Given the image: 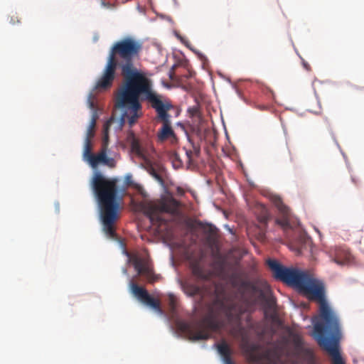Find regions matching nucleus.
<instances>
[{"label": "nucleus", "mask_w": 364, "mask_h": 364, "mask_svg": "<svg viewBox=\"0 0 364 364\" xmlns=\"http://www.w3.org/2000/svg\"><path fill=\"white\" fill-rule=\"evenodd\" d=\"M250 301L238 300L224 289L215 287L213 299L206 304V313L198 322H181L179 328L190 340H207L210 331H217L226 325L230 326V334L241 338V347L247 353H253L257 346L251 343L241 323V316L247 311Z\"/></svg>", "instance_id": "1"}, {"label": "nucleus", "mask_w": 364, "mask_h": 364, "mask_svg": "<svg viewBox=\"0 0 364 364\" xmlns=\"http://www.w3.org/2000/svg\"><path fill=\"white\" fill-rule=\"evenodd\" d=\"M297 292L318 304V314L312 318V337L331 356L332 364H346L339 351L340 320L328 303L324 284L314 279L309 271L297 268Z\"/></svg>", "instance_id": "2"}, {"label": "nucleus", "mask_w": 364, "mask_h": 364, "mask_svg": "<svg viewBox=\"0 0 364 364\" xmlns=\"http://www.w3.org/2000/svg\"><path fill=\"white\" fill-rule=\"evenodd\" d=\"M121 71L124 82L117 95L115 106L123 110L121 124L127 119L129 126L132 127L139 117V111L141 108L140 95H144L151 102L153 108L163 102L152 91V82L144 73L134 66L126 67Z\"/></svg>", "instance_id": "3"}, {"label": "nucleus", "mask_w": 364, "mask_h": 364, "mask_svg": "<svg viewBox=\"0 0 364 364\" xmlns=\"http://www.w3.org/2000/svg\"><path fill=\"white\" fill-rule=\"evenodd\" d=\"M117 178H106L100 172L95 173L90 182L92 189L100 205L102 230L110 238L117 237L115 223L119 217V203L117 200Z\"/></svg>", "instance_id": "4"}, {"label": "nucleus", "mask_w": 364, "mask_h": 364, "mask_svg": "<svg viewBox=\"0 0 364 364\" xmlns=\"http://www.w3.org/2000/svg\"><path fill=\"white\" fill-rule=\"evenodd\" d=\"M142 50V43L131 36L124 37L112 45L108 60L102 76L96 83L95 88H109L115 78L116 68L121 70L126 67H134V60L138 59Z\"/></svg>", "instance_id": "5"}, {"label": "nucleus", "mask_w": 364, "mask_h": 364, "mask_svg": "<svg viewBox=\"0 0 364 364\" xmlns=\"http://www.w3.org/2000/svg\"><path fill=\"white\" fill-rule=\"evenodd\" d=\"M269 319L272 334L278 335L279 338L267 350V356L275 363H282L289 359L296 350V334L284 325L274 309H272Z\"/></svg>", "instance_id": "6"}, {"label": "nucleus", "mask_w": 364, "mask_h": 364, "mask_svg": "<svg viewBox=\"0 0 364 364\" xmlns=\"http://www.w3.org/2000/svg\"><path fill=\"white\" fill-rule=\"evenodd\" d=\"M179 206L180 203L172 196L162 198L148 203L145 207V213L153 225L160 226L166 225L170 220L164 216V214L177 215Z\"/></svg>", "instance_id": "7"}, {"label": "nucleus", "mask_w": 364, "mask_h": 364, "mask_svg": "<svg viewBox=\"0 0 364 364\" xmlns=\"http://www.w3.org/2000/svg\"><path fill=\"white\" fill-rule=\"evenodd\" d=\"M172 108V105L164 102L154 107L157 113V119L162 124L157 132V141L161 143L168 141L171 145H176L178 142V138L172 128L171 116L168 113Z\"/></svg>", "instance_id": "8"}, {"label": "nucleus", "mask_w": 364, "mask_h": 364, "mask_svg": "<svg viewBox=\"0 0 364 364\" xmlns=\"http://www.w3.org/2000/svg\"><path fill=\"white\" fill-rule=\"evenodd\" d=\"M230 282L233 287L240 286V291L242 292V296L246 291H250L252 294H257L259 299H263L266 294L269 291V286L266 282L257 281V282H251L241 280L240 274L238 272H234L231 274Z\"/></svg>", "instance_id": "9"}, {"label": "nucleus", "mask_w": 364, "mask_h": 364, "mask_svg": "<svg viewBox=\"0 0 364 364\" xmlns=\"http://www.w3.org/2000/svg\"><path fill=\"white\" fill-rule=\"evenodd\" d=\"M126 141L130 146L133 154L143 159L146 163L149 162L154 149L148 140L139 138L133 131L130 130L127 133Z\"/></svg>", "instance_id": "10"}, {"label": "nucleus", "mask_w": 364, "mask_h": 364, "mask_svg": "<svg viewBox=\"0 0 364 364\" xmlns=\"http://www.w3.org/2000/svg\"><path fill=\"white\" fill-rule=\"evenodd\" d=\"M266 262L275 279L296 288V268H287L272 259H268Z\"/></svg>", "instance_id": "11"}, {"label": "nucleus", "mask_w": 364, "mask_h": 364, "mask_svg": "<svg viewBox=\"0 0 364 364\" xmlns=\"http://www.w3.org/2000/svg\"><path fill=\"white\" fill-rule=\"evenodd\" d=\"M132 294L142 303L149 306L159 313H162L160 301L151 296L148 291L135 283H131Z\"/></svg>", "instance_id": "12"}, {"label": "nucleus", "mask_w": 364, "mask_h": 364, "mask_svg": "<svg viewBox=\"0 0 364 364\" xmlns=\"http://www.w3.org/2000/svg\"><path fill=\"white\" fill-rule=\"evenodd\" d=\"M132 294L142 303L149 306L159 313H162L160 301L151 296L148 291L135 283H131Z\"/></svg>", "instance_id": "13"}, {"label": "nucleus", "mask_w": 364, "mask_h": 364, "mask_svg": "<svg viewBox=\"0 0 364 364\" xmlns=\"http://www.w3.org/2000/svg\"><path fill=\"white\" fill-rule=\"evenodd\" d=\"M299 222L297 220V256L305 252L313 255L314 245L311 237L306 232H299Z\"/></svg>", "instance_id": "14"}, {"label": "nucleus", "mask_w": 364, "mask_h": 364, "mask_svg": "<svg viewBox=\"0 0 364 364\" xmlns=\"http://www.w3.org/2000/svg\"><path fill=\"white\" fill-rule=\"evenodd\" d=\"M274 204L280 213L282 218L277 219V223L281 225L284 231H288L291 229V225L289 223V210L286 206L279 197L274 198Z\"/></svg>", "instance_id": "15"}, {"label": "nucleus", "mask_w": 364, "mask_h": 364, "mask_svg": "<svg viewBox=\"0 0 364 364\" xmlns=\"http://www.w3.org/2000/svg\"><path fill=\"white\" fill-rule=\"evenodd\" d=\"M297 363L299 360H304L306 364H317L312 349L306 348L301 337L297 333Z\"/></svg>", "instance_id": "16"}, {"label": "nucleus", "mask_w": 364, "mask_h": 364, "mask_svg": "<svg viewBox=\"0 0 364 364\" xmlns=\"http://www.w3.org/2000/svg\"><path fill=\"white\" fill-rule=\"evenodd\" d=\"M132 262L139 275H146L150 282H154L155 281V278H154L151 270L148 267L144 259L134 256L132 258Z\"/></svg>", "instance_id": "17"}, {"label": "nucleus", "mask_w": 364, "mask_h": 364, "mask_svg": "<svg viewBox=\"0 0 364 364\" xmlns=\"http://www.w3.org/2000/svg\"><path fill=\"white\" fill-rule=\"evenodd\" d=\"M86 161L93 168L97 167L101 163L112 166L114 161L112 159L107 157L106 147H102L101 151L97 154H92L90 155V157Z\"/></svg>", "instance_id": "18"}, {"label": "nucleus", "mask_w": 364, "mask_h": 364, "mask_svg": "<svg viewBox=\"0 0 364 364\" xmlns=\"http://www.w3.org/2000/svg\"><path fill=\"white\" fill-rule=\"evenodd\" d=\"M182 288L184 293L189 296L199 295L203 298L206 291V288L205 287H200L189 282L182 283Z\"/></svg>", "instance_id": "19"}, {"label": "nucleus", "mask_w": 364, "mask_h": 364, "mask_svg": "<svg viewBox=\"0 0 364 364\" xmlns=\"http://www.w3.org/2000/svg\"><path fill=\"white\" fill-rule=\"evenodd\" d=\"M218 350L222 355L225 364H234L231 359V351L229 346L225 341L217 345Z\"/></svg>", "instance_id": "20"}, {"label": "nucleus", "mask_w": 364, "mask_h": 364, "mask_svg": "<svg viewBox=\"0 0 364 364\" xmlns=\"http://www.w3.org/2000/svg\"><path fill=\"white\" fill-rule=\"evenodd\" d=\"M92 139H85L84 143V150H83V157L84 159H87L90 157V155H92Z\"/></svg>", "instance_id": "21"}, {"label": "nucleus", "mask_w": 364, "mask_h": 364, "mask_svg": "<svg viewBox=\"0 0 364 364\" xmlns=\"http://www.w3.org/2000/svg\"><path fill=\"white\" fill-rule=\"evenodd\" d=\"M192 272L194 276L200 279H207L208 276L205 273L203 268L198 264L193 265L192 268Z\"/></svg>", "instance_id": "22"}, {"label": "nucleus", "mask_w": 364, "mask_h": 364, "mask_svg": "<svg viewBox=\"0 0 364 364\" xmlns=\"http://www.w3.org/2000/svg\"><path fill=\"white\" fill-rule=\"evenodd\" d=\"M113 120L114 119L112 117L110 118L109 120H108L104 125V136L102 140V147H106V149L107 148V143L109 139L108 131L109 126L111 125Z\"/></svg>", "instance_id": "23"}, {"label": "nucleus", "mask_w": 364, "mask_h": 364, "mask_svg": "<svg viewBox=\"0 0 364 364\" xmlns=\"http://www.w3.org/2000/svg\"><path fill=\"white\" fill-rule=\"evenodd\" d=\"M96 124H95V119L90 120L89 127L86 132V139H92L95 136V128Z\"/></svg>", "instance_id": "24"}, {"label": "nucleus", "mask_w": 364, "mask_h": 364, "mask_svg": "<svg viewBox=\"0 0 364 364\" xmlns=\"http://www.w3.org/2000/svg\"><path fill=\"white\" fill-rule=\"evenodd\" d=\"M95 95L92 93H90L87 98V105L91 110L97 109V105L95 102Z\"/></svg>", "instance_id": "25"}, {"label": "nucleus", "mask_w": 364, "mask_h": 364, "mask_svg": "<svg viewBox=\"0 0 364 364\" xmlns=\"http://www.w3.org/2000/svg\"><path fill=\"white\" fill-rule=\"evenodd\" d=\"M149 173L150 175L154 178L157 181H159L160 183H163L164 181L161 175L153 168L151 167L149 169Z\"/></svg>", "instance_id": "26"}, {"label": "nucleus", "mask_w": 364, "mask_h": 364, "mask_svg": "<svg viewBox=\"0 0 364 364\" xmlns=\"http://www.w3.org/2000/svg\"><path fill=\"white\" fill-rule=\"evenodd\" d=\"M300 58H301V63H302L304 68L307 71H311L310 65L307 62H306L304 58H302L301 57H300Z\"/></svg>", "instance_id": "27"}, {"label": "nucleus", "mask_w": 364, "mask_h": 364, "mask_svg": "<svg viewBox=\"0 0 364 364\" xmlns=\"http://www.w3.org/2000/svg\"><path fill=\"white\" fill-rule=\"evenodd\" d=\"M192 151H193V156H195L196 157H198L200 155V147L193 146Z\"/></svg>", "instance_id": "28"}, {"label": "nucleus", "mask_w": 364, "mask_h": 364, "mask_svg": "<svg viewBox=\"0 0 364 364\" xmlns=\"http://www.w3.org/2000/svg\"><path fill=\"white\" fill-rule=\"evenodd\" d=\"M186 154L188 158V162H191L193 157L192 150H186Z\"/></svg>", "instance_id": "29"}, {"label": "nucleus", "mask_w": 364, "mask_h": 364, "mask_svg": "<svg viewBox=\"0 0 364 364\" xmlns=\"http://www.w3.org/2000/svg\"><path fill=\"white\" fill-rule=\"evenodd\" d=\"M92 114L91 120H94L95 119V124H96L97 120V119L99 117L98 113H97V109H95V110H92Z\"/></svg>", "instance_id": "30"}, {"label": "nucleus", "mask_w": 364, "mask_h": 364, "mask_svg": "<svg viewBox=\"0 0 364 364\" xmlns=\"http://www.w3.org/2000/svg\"><path fill=\"white\" fill-rule=\"evenodd\" d=\"M102 6L109 8L110 6L109 3H107L105 0H100Z\"/></svg>", "instance_id": "31"}, {"label": "nucleus", "mask_w": 364, "mask_h": 364, "mask_svg": "<svg viewBox=\"0 0 364 364\" xmlns=\"http://www.w3.org/2000/svg\"><path fill=\"white\" fill-rule=\"evenodd\" d=\"M176 191H177V193H178V195L182 196V195H183V194H184V191H183V189L182 188H181V187H178V188H177V189H176Z\"/></svg>", "instance_id": "32"}, {"label": "nucleus", "mask_w": 364, "mask_h": 364, "mask_svg": "<svg viewBox=\"0 0 364 364\" xmlns=\"http://www.w3.org/2000/svg\"><path fill=\"white\" fill-rule=\"evenodd\" d=\"M170 306H171L172 309L175 308V301L173 298L170 299Z\"/></svg>", "instance_id": "33"}, {"label": "nucleus", "mask_w": 364, "mask_h": 364, "mask_svg": "<svg viewBox=\"0 0 364 364\" xmlns=\"http://www.w3.org/2000/svg\"><path fill=\"white\" fill-rule=\"evenodd\" d=\"M173 156L175 160L178 161L181 163V160L179 159L178 155L176 153H174Z\"/></svg>", "instance_id": "34"}, {"label": "nucleus", "mask_w": 364, "mask_h": 364, "mask_svg": "<svg viewBox=\"0 0 364 364\" xmlns=\"http://www.w3.org/2000/svg\"><path fill=\"white\" fill-rule=\"evenodd\" d=\"M272 305H273V302H272L271 300H269V308H270V309H272Z\"/></svg>", "instance_id": "35"}, {"label": "nucleus", "mask_w": 364, "mask_h": 364, "mask_svg": "<svg viewBox=\"0 0 364 364\" xmlns=\"http://www.w3.org/2000/svg\"><path fill=\"white\" fill-rule=\"evenodd\" d=\"M14 16H11V23H15V18H14Z\"/></svg>", "instance_id": "36"}, {"label": "nucleus", "mask_w": 364, "mask_h": 364, "mask_svg": "<svg viewBox=\"0 0 364 364\" xmlns=\"http://www.w3.org/2000/svg\"><path fill=\"white\" fill-rule=\"evenodd\" d=\"M138 189H139V191L141 193H142V192H143V191H144V190H143V188H142L141 186H139V188H138Z\"/></svg>", "instance_id": "37"}, {"label": "nucleus", "mask_w": 364, "mask_h": 364, "mask_svg": "<svg viewBox=\"0 0 364 364\" xmlns=\"http://www.w3.org/2000/svg\"><path fill=\"white\" fill-rule=\"evenodd\" d=\"M15 18H16V22H20V20H19V19H18V17H17V16H16V17H15Z\"/></svg>", "instance_id": "38"}, {"label": "nucleus", "mask_w": 364, "mask_h": 364, "mask_svg": "<svg viewBox=\"0 0 364 364\" xmlns=\"http://www.w3.org/2000/svg\"><path fill=\"white\" fill-rule=\"evenodd\" d=\"M352 181H353V182L354 183H355V184H356V181H355V178H352Z\"/></svg>", "instance_id": "39"}]
</instances>
